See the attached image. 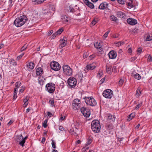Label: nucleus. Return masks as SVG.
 Returning <instances> with one entry per match:
<instances>
[{
  "label": "nucleus",
  "instance_id": "f257e3e1",
  "mask_svg": "<svg viewBox=\"0 0 152 152\" xmlns=\"http://www.w3.org/2000/svg\"><path fill=\"white\" fill-rule=\"evenodd\" d=\"M27 19V18L25 15L20 16L15 19L14 24L16 26L20 27L24 25Z\"/></svg>",
  "mask_w": 152,
  "mask_h": 152
},
{
  "label": "nucleus",
  "instance_id": "f03ea898",
  "mask_svg": "<svg viewBox=\"0 0 152 152\" xmlns=\"http://www.w3.org/2000/svg\"><path fill=\"white\" fill-rule=\"evenodd\" d=\"M91 128L92 131L95 133L99 132L101 126L98 120H95L92 121Z\"/></svg>",
  "mask_w": 152,
  "mask_h": 152
},
{
  "label": "nucleus",
  "instance_id": "7ed1b4c3",
  "mask_svg": "<svg viewBox=\"0 0 152 152\" xmlns=\"http://www.w3.org/2000/svg\"><path fill=\"white\" fill-rule=\"evenodd\" d=\"M83 99H85V102L87 105L94 106L96 104V101L92 97H85Z\"/></svg>",
  "mask_w": 152,
  "mask_h": 152
},
{
  "label": "nucleus",
  "instance_id": "20e7f679",
  "mask_svg": "<svg viewBox=\"0 0 152 152\" xmlns=\"http://www.w3.org/2000/svg\"><path fill=\"white\" fill-rule=\"evenodd\" d=\"M55 88V85L52 83H49L45 86L46 90L50 94L54 92Z\"/></svg>",
  "mask_w": 152,
  "mask_h": 152
},
{
  "label": "nucleus",
  "instance_id": "39448f33",
  "mask_svg": "<svg viewBox=\"0 0 152 152\" xmlns=\"http://www.w3.org/2000/svg\"><path fill=\"white\" fill-rule=\"evenodd\" d=\"M64 73L68 76H71L72 71V69L68 65H64L62 67Z\"/></svg>",
  "mask_w": 152,
  "mask_h": 152
},
{
  "label": "nucleus",
  "instance_id": "423d86ee",
  "mask_svg": "<svg viewBox=\"0 0 152 152\" xmlns=\"http://www.w3.org/2000/svg\"><path fill=\"white\" fill-rule=\"evenodd\" d=\"M67 83L70 87L74 88L77 83V80L74 77H70L68 79Z\"/></svg>",
  "mask_w": 152,
  "mask_h": 152
},
{
  "label": "nucleus",
  "instance_id": "0eeeda50",
  "mask_svg": "<svg viewBox=\"0 0 152 152\" xmlns=\"http://www.w3.org/2000/svg\"><path fill=\"white\" fill-rule=\"evenodd\" d=\"M81 102L78 99H75L72 104V106L73 109L75 110H78L80 107V105Z\"/></svg>",
  "mask_w": 152,
  "mask_h": 152
},
{
  "label": "nucleus",
  "instance_id": "6e6552de",
  "mask_svg": "<svg viewBox=\"0 0 152 152\" xmlns=\"http://www.w3.org/2000/svg\"><path fill=\"white\" fill-rule=\"evenodd\" d=\"M50 66L52 69L55 71H58L61 68V66L59 64L58 62L54 61L50 63Z\"/></svg>",
  "mask_w": 152,
  "mask_h": 152
},
{
  "label": "nucleus",
  "instance_id": "1a4fd4ad",
  "mask_svg": "<svg viewBox=\"0 0 152 152\" xmlns=\"http://www.w3.org/2000/svg\"><path fill=\"white\" fill-rule=\"evenodd\" d=\"M102 95L105 98L110 99L112 96L113 92L110 89H106L103 92Z\"/></svg>",
  "mask_w": 152,
  "mask_h": 152
},
{
  "label": "nucleus",
  "instance_id": "9d476101",
  "mask_svg": "<svg viewBox=\"0 0 152 152\" xmlns=\"http://www.w3.org/2000/svg\"><path fill=\"white\" fill-rule=\"evenodd\" d=\"M81 113L83 115L86 117H88L90 115V112L89 109H86L84 107H82L80 109Z\"/></svg>",
  "mask_w": 152,
  "mask_h": 152
},
{
  "label": "nucleus",
  "instance_id": "9b49d317",
  "mask_svg": "<svg viewBox=\"0 0 152 152\" xmlns=\"http://www.w3.org/2000/svg\"><path fill=\"white\" fill-rule=\"evenodd\" d=\"M127 23L131 25H134L137 23V21L136 20L133 19L131 18H129L127 20Z\"/></svg>",
  "mask_w": 152,
  "mask_h": 152
},
{
  "label": "nucleus",
  "instance_id": "f8f14e48",
  "mask_svg": "<svg viewBox=\"0 0 152 152\" xmlns=\"http://www.w3.org/2000/svg\"><path fill=\"white\" fill-rule=\"evenodd\" d=\"M108 55L110 58L113 59L116 57L117 54L116 52L113 50H111L109 53Z\"/></svg>",
  "mask_w": 152,
  "mask_h": 152
},
{
  "label": "nucleus",
  "instance_id": "ddd939ff",
  "mask_svg": "<svg viewBox=\"0 0 152 152\" xmlns=\"http://www.w3.org/2000/svg\"><path fill=\"white\" fill-rule=\"evenodd\" d=\"M96 67V64L94 63L87 65L85 69L88 70H92L94 69Z\"/></svg>",
  "mask_w": 152,
  "mask_h": 152
},
{
  "label": "nucleus",
  "instance_id": "4468645a",
  "mask_svg": "<svg viewBox=\"0 0 152 152\" xmlns=\"http://www.w3.org/2000/svg\"><path fill=\"white\" fill-rule=\"evenodd\" d=\"M66 40L65 39H61L60 40V44L59 46V48H61L65 47L66 44Z\"/></svg>",
  "mask_w": 152,
  "mask_h": 152
},
{
  "label": "nucleus",
  "instance_id": "2eb2a0df",
  "mask_svg": "<svg viewBox=\"0 0 152 152\" xmlns=\"http://www.w3.org/2000/svg\"><path fill=\"white\" fill-rule=\"evenodd\" d=\"M34 64L32 62H30L27 64L26 67L27 68L28 70L32 69L34 67Z\"/></svg>",
  "mask_w": 152,
  "mask_h": 152
},
{
  "label": "nucleus",
  "instance_id": "dca6fc26",
  "mask_svg": "<svg viewBox=\"0 0 152 152\" xmlns=\"http://www.w3.org/2000/svg\"><path fill=\"white\" fill-rule=\"evenodd\" d=\"M108 4L106 2L102 3L99 6V8L101 10H104L107 7Z\"/></svg>",
  "mask_w": 152,
  "mask_h": 152
},
{
  "label": "nucleus",
  "instance_id": "f3484780",
  "mask_svg": "<svg viewBox=\"0 0 152 152\" xmlns=\"http://www.w3.org/2000/svg\"><path fill=\"white\" fill-rule=\"evenodd\" d=\"M43 73L42 68L41 67H38L36 70V74L37 76L41 75Z\"/></svg>",
  "mask_w": 152,
  "mask_h": 152
},
{
  "label": "nucleus",
  "instance_id": "a211bd4d",
  "mask_svg": "<svg viewBox=\"0 0 152 152\" xmlns=\"http://www.w3.org/2000/svg\"><path fill=\"white\" fill-rule=\"evenodd\" d=\"M117 16L121 18H125L126 15L125 14L122 12H118L117 13Z\"/></svg>",
  "mask_w": 152,
  "mask_h": 152
},
{
  "label": "nucleus",
  "instance_id": "6ab92c4d",
  "mask_svg": "<svg viewBox=\"0 0 152 152\" xmlns=\"http://www.w3.org/2000/svg\"><path fill=\"white\" fill-rule=\"evenodd\" d=\"M95 47L97 49H99L100 50H102V48H101V45L100 42H96L94 44Z\"/></svg>",
  "mask_w": 152,
  "mask_h": 152
},
{
  "label": "nucleus",
  "instance_id": "aec40b11",
  "mask_svg": "<svg viewBox=\"0 0 152 152\" xmlns=\"http://www.w3.org/2000/svg\"><path fill=\"white\" fill-rule=\"evenodd\" d=\"M21 83L20 82H18L15 83V87L14 89V91L16 92V91H18V88L20 86V84Z\"/></svg>",
  "mask_w": 152,
  "mask_h": 152
},
{
  "label": "nucleus",
  "instance_id": "412c9836",
  "mask_svg": "<svg viewBox=\"0 0 152 152\" xmlns=\"http://www.w3.org/2000/svg\"><path fill=\"white\" fill-rule=\"evenodd\" d=\"M105 127L107 130H111L113 129V126L112 124H107Z\"/></svg>",
  "mask_w": 152,
  "mask_h": 152
},
{
  "label": "nucleus",
  "instance_id": "4be33fe9",
  "mask_svg": "<svg viewBox=\"0 0 152 152\" xmlns=\"http://www.w3.org/2000/svg\"><path fill=\"white\" fill-rule=\"evenodd\" d=\"M112 67L110 65H107L106 67V71L108 74H110L111 72V69Z\"/></svg>",
  "mask_w": 152,
  "mask_h": 152
},
{
  "label": "nucleus",
  "instance_id": "5701e85b",
  "mask_svg": "<svg viewBox=\"0 0 152 152\" xmlns=\"http://www.w3.org/2000/svg\"><path fill=\"white\" fill-rule=\"evenodd\" d=\"M110 19L112 20L115 22L116 23H118L117 22L118 21V20L117 17L115 16L114 15H112L110 17Z\"/></svg>",
  "mask_w": 152,
  "mask_h": 152
},
{
  "label": "nucleus",
  "instance_id": "b1692460",
  "mask_svg": "<svg viewBox=\"0 0 152 152\" xmlns=\"http://www.w3.org/2000/svg\"><path fill=\"white\" fill-rule=\"evenodd\" d=\"M108 118V119L111 120L113 122H114L115 120V116L111 114L109 115Z\"/></svg>",
  "mask_w": 152,
  "mask_h": 152
},
{
  "label": "nucleus",
  "instance_id": "393cba45",
  "mask_svg": "<svg viewBox=\"0 0 152 152\" xmlns=\"http://www.w3.org/2000/svg\"><path fill=\"white\" fill-rule=\"evenodd\" d=\"M61 19L64 20V21L66 22H68L69 18L66 15H62L61 16Z\"/></svg>",
  "mask_w": 152,
  "mask_h": 152
},
{
  "label": "nucleus",
  "instance_id": "a878e982",
  "mask_svg": "<svg viewBox=\"0 0 152 152\" xmlns=\"http://www.w3.org/2000/svg\"><path fill=\"white\" fill-rule=\"evenodd\" d=\"M10 63L12 65L15 66L17 65V64L15 61L13 59H11L10 61Z\"/></svg>",
  "mask_w": 152,
  "mask_h": 152
},
{
  "label": "nucleus",
  "instance_id": "bb28decb",
  "mask_svg": "<svg viewBox=\"0 0 152 152\" xmlns=\"http://www.w3.org/2000/svg\"><path fill=\"white\" fill-rule=\"evenodd\" d=\"M141 93V91H140V88L139 87L137 89L136 93V95L137 97H139L140 94Z\"/></svg>",
  "mask_w": 152,
  "mask_h": 152
},
{
  "label": "nucleus",
  "instance_id": "cd10ccee",
  "mask_svg": "<svg viewBox=\"0 0 152 152\" xmlns=\"http://www.w3.org/2000/svg\"><path fill=\"white\" fill-rule=\"evenodd\" d=\"M135 116V115L133 113H132L130 114L129 115V116L128 118L127 119L128 121H130Z\"/></svg>",
  "mask_w": 152,
  "mask_h": 152
},
{
  "label": "nucleus",
  "instance_id": "c85d7f7f",
  "mask_svg": "<svg viewBox=\"0 0 152 152\" xmlns=\"http://www.w3.org/2000/svg\"><path fill=\"white\" fill-rule=\"evenodd\" d=\"M134 77L138 80H140L141 78V76L138 73H136L134 75Z\"/></svg>",
  "mask_w": 152,
  "mask_h": 152
},
{
  "label": "nucleus",
  "instance_id": "c756f323",
  "mask_svg": "<svg viewBox=\"0 0 152 152\" xmlns=\"http://www.w3.org/2000/svg\"><path fill=\"white\" fill-rule=\"evenodd\" d=\"M87 6L91 9H93L94 8V4L90 2L88 3V4H87Z\"/></svg>",
  "mask_w": 152,
  "mask_h": 152
},
{
  "label": "nucleus",
  "instance_id": "7c9ffc66",
  "mask_svg": "<svg viewBox=\"0 0 152 152\" xmlns=\"http://www.w3.org/2000/svg\"><path fill=\"white\" fill-rule=\"evenodd\" d=\"M151 36L149 35H147L146 40L147 41H150L152 40V34H151Z\"/></svg>",
  "mask_w": 152,
  "mask_h": 152
},
{
  "label": "nucleus",
  "instance_id": "2f4dec72",
  "mask_svg": "<svg viewBox=\"0 0 152 152\" xmlns=\"http://www.w3.org/2000/svg\"><path fill=\"white\" fill-rule=\"evenodd\" d=\"M18 139H19L20 140L21 139H22L25 140V141H26V140L28 138V136H26L24 138H23V136H22V135H21L20 136H18Z\"/></svg>",
  "mask_w": 152,
  "mask_h": 152
},
{
  "label": "nucleus",
  "instance_id": "473e14b6",
  "mask_svg": "<svg viewBox=\"0 0 152 152\" xmlns=\"http://www.w3.org/2000/svg\"><path fill=\"white\" fill-rule=\"evenodd\" d=\"M48 122V119H46L44 121V122L43 123L42 125L43 127L45 128H46L47 127V123Z\"/></svg>",
  "mask_w": 152,
  "mask_h": 152
},
{
  "label": "nucleus",
  "instance_id": "72a5a7b5",
  "mask_svg": "<svg viewBox=\"0 0 152 152\" xmlns=\"http://www.w3.org/2000/svg\"><path fill=\"white\" fill-rule=\"evenodd\" d=\"M63 29L61 28L58 29L57 31H56V33H57L58 34H60L63 31Z\"/></svg>",
  "mask_w": 152,
  "mask_h": 152
},
{
  "label": "nucleus",
  "instance_id": "f704fd0d",
  "mask_svg": "<svg viewBox=\"0 0 152 152\" xmlns=\"http://www.w3.org/2000/svg\"><path fill=\"white\" fill-rule=\"evenodd\" d=\"M69 7L70 12L73 13L74 12H75V9L73 8V7H72V6H69Z\"/></svg>",
  "mask_w": 152,
  "mask_h": 152
},
{
  "label": "nucleus",
  "instance_id": "c9c22d12",
  "mask_svg": "<svg viewBox=\"0 0 152 152\" xmlns=\"http://www.w3.org/2000/svg\"><path fill=\"white\" fill-rule=\"evenodd\" d=\"M27 45H25L22 47L21 48L20 51L21 52L24 51L27 48Z\"/></svg>",
  "mask_w": 152,
  "mask_h": 152
},
{
  "label": "nucleus",
  "instance_id": "e433bc0d",
  "mask_svg": "<svg viewBox=\"0 0 152 152\" xmlns=\"http://www.w3.org/2000/svg\"><path fill=\"white\" fill-rule=\"evenodd\" d=\"M52 147L53 148H56V142L54 141L53 140H52Z\"/></svg>",
  "mask_w": 152,
  "mask_h": 152
},
{
  "label": "nucleus",
  "instance_id": "4c0bfd02",
  "mask_svg": "<svg viewBox=\"0 0 152 152\" xmlns=\"http://www.w3.org/2000/svg\"><path fill=\"white\" fill-rule=\"evenodd\" d=\"M20 142L19 144L20 145L22 146V147H23L25 142V140H23V139Z\"/></svg>",
  "mask_w": 152,
  "mask_h": 152
},
{
  "label": "nucleus",
  "instance_id": "58836bf2",
  "mask_svg": "<svg viewBox=\"0 0 152 152\" xmlns=\"http://www.w3.org/2000/svg\"><path fill=\"white\" fill-rule=\"evenodd\" d=\"M96 55L95 54H93L89 56V59L90 60H91L94 59L96 57Z\"/></svg>",
  "mask_w": 152,
  "mask_h": 152
},
{
  "label": "nucleus",
  "instance_id": "ea45409f",
  "mask_svg": "<svg viewBox=\"0 0 152 152\" xmlns=\"http://www.w3.org/2000/svg\"><path fill=\"white\" fill-rule=\"evenodd\" d=\"M96 19H94L91 22V24L93 25V26L94 25L98 22V20Z\"/></svg>",
  "mask_w": 152,
  "mask_h": 152
},
{
  "label": "nucleus",
  "instance_id": "a19ab883",
  "mask_svg": "<svg viewBox=\"0 0 152 152\" xmlns=\"http://www.w3.org/2000/svg\"><path fill=\"white\" fill-rule=\"evenodd\" d=\"M49 9L50 10L54 11L55 8L53 5H50L49 6Z\"/></svg>",
  "mask_w": 152,
  "mask_h": 152
},
{
  "label": "nucleus",
  "instance_id": "79ce46f5",
  "mask_svg": "<svg viewBox=\"0 0 152 152\" xmlns=\"http://www.w3.org/2000/svg\"><path fill=\"white\" fill-rule=\"evenodd\" d=\"M58 34H57V33L56 32L54 33L51 36L52 39H54L58 35Z\"/></svg>",
  "mask_w": 152,
  "mask_h": 152
},
{
  "label": "nucleus",
  "instance_id": "37998d69",
  "mask_svg": "<svg viewBox=\"0 0 152 152\" xmlns=\"http://www.w3.org/2000/svg\"><path fill=\"white\" fill-rule=\"evenodd\" d=\"M24 55V53H22L19 56H18L17 57V59L18 60H19L22 57V56Z\"/></svg>",
  "mask_w": 152,
  "mask_h": 152
},
{
  "label": "nucleus",
  "instance_id": "c03bdc74",
  "mask_svg": "<svg viewBox=\"0 0 152 152\" xmlns=\"http://www.w3.org/2000/svg\"><path fill=\"white\" fill-rule=\"evenodd\" d=\"M49 102L52 107H54L55 106L53 100H50Z\"/></svg>",
  "mask_w": 152,
  "mask_h": 152
},
{
  "label": "nucleus",
  "instance_id": "a18cd8bd",
  "mask_svg": "<svg viewBox=\"0 0 152 152\" xmlns=\"http://www.w3.org/2000/svg\"><path fill=\"white\" fill-rule=\"evenodd\" d=\"M45 0H37V4H40L42 3Z\"/></svg>",
  "mask_w": 152,
  "mask_h": 152
},
{
  "label": "nucleus",
  "instance_id": "49530a36",
  "mask_svg": "<svg viewBox=\"0 0 152 152\" xmlns=\"http://www.w3.org/2000/svg\"><path fill=\"white\" fill-rule=\"evenodd\" d=\"M152 60V56L151 55H149L148 57V62H151Z\"/></svg>",
  "mask_w": 152,
  "mask_h": 152
},
{
  "label": "nucleus",
  "instance_id": "de8ad7c7",
  "mask_svg": "<svg viewBox=\"0 0 152 152\" xmlns=\"http://www.w3.org/2000/svg\"><path fill=\"white\" fill-rule=\"evenodd\" d=\"M142 103L141 104H137L135 107V109H137L139 108H140L141 106Z\"/></svg>",
  "mask_w": 152,
  "mask_h": 152
},
{
  "label": "nucleus",
  "instance_id": "09e8293b",
  "mask_svg": "<svg viewBox=\"0 0 152 152\" xmlns=\"http://www.w3.org/2000/svg\"><path fill=\"white\" fill-rule=\"evenodd\" d=\"M52 114L50 112H47V115H48V117L49 118L51 117L52 116Z\"/></svg>",
  "mask_w": 152,
  "mask_h": 152
},
{
  "label": "nucleus",
  "instance_id": "8fccbe9b",
  "mask_svg": "<svg viewBox=\"0 0 152 152\" xmlns=\"http://www.w3.org/2000/svg\"><path fill=\"white\" fill-rule=\"evenodd\" d=\"M110 31H109L106 32L105 34L103 36L105 38H106L107 37V35H108V34L110 32Z\"/></svg>",
  "mask_w": 152,
  "mask_h": 152
},
{
  "label": "nucleus",
  "instance_id": "3c124183",
  "mask_svg": "<svg viewBox=\"0 0 152 152\" xmlns=\"http://www.w3.org/2000/svg\"><path fill=\"white\" fill-rule=\"evenodd\" d=\"M14 96H13V99H15L16 98L17 96V95H16V94H17V91H16V93H15V91H14Z\"/></svg>",
  "mask_w": 152,
  "mask_h": 152
},
{
  "label": "nucleus",
  "instance_id": "603ef678",
  "mask_svg": "<svg viewBox=\"0 0 152 152\" xmlns=\"http://www.w3.org/2000/svg\"><path fill=\"white\" fill-rule=\"evenodd\" d=\"M29 99V98L28 96H26L23 99V102H27Z\"/></svg>",
  "mask_w": 152,
  "mask_h": 152
},
{
  "label": "nucleus",
  "instance_id": "864d4df0",
  "mask_svg": "<svg viewBox=\"0 0 152 152\" xmlns=\"http://www.w3.org/2000/svg\"><path fill=\"white\" fill-rule=\"evenodd\" d=\"M74 131L73 128L70 129L69 131V133H70L71 134H72L74 133Z\"/></svg>",
  "mask_w": 152,
  "mask_h": 152
},
{
  "label": "nucleus",
  "instance_id": "5fc2aeb1",
  "mask_svg": "<svg viewBox=\"0 0 152 152\" xmlns=\"http://www.w3.org/2000/svg\"><path fill=\"white\" fill-rule=\"evenodd\" d=\"M128 6H130V7L132 8L134 7V5L132 4V3H130V2L128 3Z\"/></svg>",
  "mask_w": 152,
  "mask_h": 152
},
{
  "label": "nucleus",
  "instance_id": "6e6d98bb",
  "mask_svg": "<svg viewBox=\"0 0 152 152\" xmlns=\"http://www.w3.org/2000/svg\"><path fill=\"white\" fill-rule=\"evenodd\" d=\"M121 42L119 41L117 43H116V45L117 46L119 47L121 45Z\"/></svg>",
  "mask_w": 152,
  "mask_h": 152
},
{
  "label": "nucleus",
  "instance_id": "4d7b16f0",
  "mask_svg": "<svg viewBox=\"0 0 152 152\" xmlns=\"http://www.w3.org/2000/svg\"><path fill=\"white\" fill-rule=\"evenodd\" d=\"M92 142V139H88V141L87 142V145H90L91 143Z\"/></svg>",
  "mask_w": 152,
  "mask_h": 152
},
{
  "label": "nucleus",
  "instance_id": "13d9d810",
  "mask_svg": "<svg viewBox=\"0 0 152 152\" xmlns=\"http://www.w3.org/2000/svg\"><path fill=\"white\" fill-rule=\"evenodd\" d=\"M117 1L120 4H123L124 3V1L123 0H117Z\"/></svg>",
  "mask_w": 152,
  "mask_h": 152
},
{
  "label": "nucleus",
  "instance_id": "bf43d9fd",
  "mask_svg": "<svg viewBox=\"0 0 152 152\" xmlns=\"http://www.w3.org/2000/svg\"><path fill=\"white\" fill-rule=\"evenodd\" d=\"M123 82L124 81L123 80L121 79L118 82V84L120 85L121 86L123 84Z\"/></svg>",
  "mask_w": 152,
  "mask_h": 152
},
{
  "label": "nucleus",
  "instance_id": "052dcab7",
  "mask_svg": "<svg viewBox=\"0 0 152 152\" xmlns=\"http://www.w3.org/2000/svg\"><path fill=\"white\" fill-rule=\"evenodd\" d=\"M53 30H51L50 31H49L48 33V36L50 35L53 33Z\"/></svg>",
  "mask_w": 152,
  "mask_h": 152
},
{
  "label": "nucleus",
  "instance_id": "680f3d73",
  "mask_svg": "<svg viewBox=\"0 0 152 152\" xmlns=\"http://www.w3.org/2000/svg\"><path fill=\"white\" fill-rule=\"evenodd\" d=\"M142 50V48H139L137 49V51L139 53H141Z\"/></svg>",
  "mask_w": 152,
  "mask_h": 152
},
{
  "label": "nucleus",
  "instance_id": "e2e57ef3",
  "mask_svg": "<svg viewBox=\"0 0 152 152\" xmlns=\"http://www.w3.org/2000/svg\"><path fill=\"white\" fill-rule=\"evenodd\" d=\"M65 116H63L62 115H61V116L60 117V120L61 121L65 119Z\"/></svg>",
  "mask_w": 152,
  "mask_h": 152
},
{
  "label": "nucleus",
  "instance_id": "0e129e2a",
  "mask_svg": "<svg viewBox=\"0 0 152 152\" xmlns=\"http://www.w3.org/2000/svg\"><path fill=\"white\" fill-rule=\"evenodd\" d=\"M84 3L87 5V4H88L89 1L88 0H84Z\"/></svg>",
  "mask_w": 152,
  "mask_h": 152
},
{
  "label": "nucleus",
  "instance_id": "69168bd1",
  "mask_svg": "<svg viewBox=\"0 0 152 152\" xmlns=\"http://www.w3.org/2000/svg\"><path fill=\"white\" fill-rule=\"evenodd\" d=\"M28 102H24V103L23 104V107H26L28 105Z\"/></svg>",
  "mask_w": 152,
  "mask_h": 152
},
{
  "label": "nucleus",
  "instance_id": "338daca9",
  "mask_svg": "<svg viewBox=\"0 0 152 152\" xmlns=\"http://www.w3.org/2000/svg\"><path fill=\"white\" fill-rule=\"evenodd\" d=\"M127 51L128 53L131 54L132 53V49L131 48H129L128 49Z\"/></svg>",
  "mask_w": 152,
  "mask_h": 152
},
{
  "label": "nucleus",
  "instance_id": "774afa93",
  "mask_svg": "<svg viewBox=\"0 0 152 152\" xmlns=\"http://www.w3.org/2000/svg\"><path fill=\"white\" fill-rule=\"evenodd\" d=\"M64 129V128L62 126H60L59 127V130H60L61 131L63 130Z\"/></svg>",
  "mask_w": 152,
  "mask_h": 152
}]
</instances>
